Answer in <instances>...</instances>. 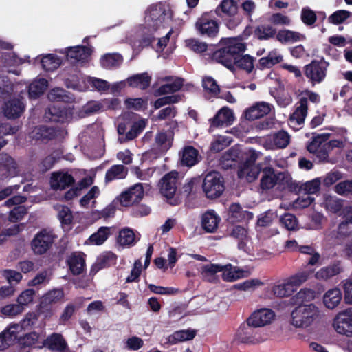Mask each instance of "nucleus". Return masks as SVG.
I'll return each mask as SVG.
<instances>
[{
	"mask_svg": "<svg viewBox=\"0 0 352 352\" xmlns=\"http://www.w3.org/2000/svg\"><path fill=\"white\" fill-rule=\"evenodd\" d=\"M173 12L166 3L150 5L144 12V23L137 25L127 36L126 41L135 51H140L153 42V33L171 21Z\"/></svg>",
	"mask_w": 352,
	"mask_h": 352,
	"instance_id": "f257e3e1",
	"label": "nucleus"
},
{
	"mask_svg": "<svg viewBox=\"0 0 352 352\" xmlns=\"http://www.w3.org/2000/svg\"><path fill=\"white\" fill-rule=\"evenodd\" d=\"M223 45L214 52L212 59L221 63L230 70L243 69L250 72L254 68L253 58L241 54L245 50V44L237 38H223L221 41Z\"/></svg>",
	"mask_w": 352,
	"mask_h": 352,
	"instance_id": "f03ea898",
	"label": "nucleus"
},
{
	"mask_svg": "<svg viewBox=\"0 0 352 352\" xmlns=\"http://www.w3.org/2000/svg\"><path fill=\"white\" fill-rule=\"evenodd\" d=\"M321 318V311L314 303L295 306L290 313L289 323L298 329H307Z\"/></svg>",
	"mask_w": 352,
	"mask_h": 352,
	"instance_id": "7ed1b4c3",
	"label": "nucleus"
},
{
	"mask_svg": "<svg viewBox=\"0 0 352 352\" xmlns=\"http://www.w3.org/2000/svg\"><path fill=\"white\" fill-rule=\"evenodd\" d=\"M246 323L241 324L235 334V339L239 342L250 344H256L265 341L267 336L262 331Z\"/></svg>",
	"mask_w": 352,
	"mask_h": 352,
	"instance_id": "20e7f679",
	"label": "nucleus"
},
{
	"mask_svg": "<svg viewBox=\"0 0 352 352\" xmlns=\"http://www.w3.org/2000/svg\"><path fill=\"white\" fill-rule=\"evenodd\" d=\"M329 138V133H322L314 136L307 144V151L315 155L320 162H329L330 151L327 148L326 141Z\"/></svg>",
	"mask_w": 352,
	"mask_h": 352,
	"instance_id": "39448f33",
	"label": "nucleus"
},
{
	"mask_svg": "<svg viewBox=\"0 0 352 352\" xmlns=\"http://www.w3.org/2000/svg\"><path fill=\"white\" fill-rule=\"evenodd\" d=\"M203 190L208 198L219 197L224 190L223 181L221 175L217 172L207 174L203 182Z\"/></svg>",
	"mask_w": 352,
	"mask_h": 352,
	"instance_id": "423d86ee",
	"label": "nucleus"
},
{
	"mask_svg": "<svg viewBox=\"0 0 352 352\" xmlns=\"http://www.w3.org/2000/svg\"><path fill=\"white\" fill-rule=\"evenodd\" d=\"M177 172H170L162 178L160 184L161 193L172 205L177 204V201L174 199L177 190Z\"/></svg>",
	"mask_w": 352,
	"mask_h": 352,
	"instance_id": "0eeeda50",
	"label": "nucleus"
},
{
	"mask_svg": "<svg viewBox=\"0 0 352 352\" xmlns=\"http://www.w3.org/2000/svg\"><path fill=\"white\" fill-rule=\"evenodd\" d=\"M56 236L47 230H43L38 232L32 241V248L36 254H45L52 246Z\"/></svg>",
	"mask_w": 352,
	"mask_h": 352,
	"instance_id": "6e6552de",
	"label": "nucleus"
},
{
	"mask_svg": "<svg viewBox=\"0 0 352 352\" xmlns=\"http://www.w3.org/2000/svg\"><path fill=\"white\" fill-rule=\"evenodd\" d=\"M333 326L336 331L341 335H352V308L339 312L333 320Z\"/></svg>",
	"mask_w": 352,
	"mask_h": 352,
	"instance_id": "1a4fd4ad",
	"label": "nucleus"
},
{
	"mask_svg": "<svg viewBox=\"0 0 352 352\" xmlns=\"http://www.w3.org/2000/svg\"><path fill=\"white\" fill-rule=\"evenodd\" d=\"M64 297V292L60 289H54L47 292L41 298V313L45 318L52 316L54 312L52 305L60 301Z\"/></svg>",
	"mask_w": 352,
	"mask_h": 352,
	"instance_id": "9d476101",
	"label": "nucleus"
},
{
	"mask_svg": "<svg viewBox=\"0 0 352 352\" xmlns=\"http://www.w3.org/2000/svg\"><path fill=\"white\" fill-rule=\"evenodd\" d=\"M290 142V135L285 131H279L277 133L263 138L260 140V143L267 150H274L276 148H284L287 146Z\"/></svg>",
	"mask_w": 352,
	"mask_h": 352,
	"instance_id": "9b49d317",
	"label": "nucleus"
},
{
	"mask_svg": "<svg viewBox=\"0 0 352 352\" xmlns=\"http://www.w3.org/2000/svg\"><path fill=\"white\" fill-rule=\"evenodd\" d=\"M327 66L328 64L324 61L314 60L305 66V74L312 83H319L326 76Z\"/></svg>",
	"mask_w": 352,
	"mask_h": 352,
	"instance_id": "f8f14e48",
	"label": "nucleus"
},
{
	"mask_svg": "<svg viewBox=\"0 0 352 352\" xmlns=\"http://www.w3.org/2000/svg\"><path fill=\"white\" fill-rule=\"evenodd\" d=\"M160 87L155 91L156 96L166 95L179 91L183 85V80L179 78L166 76L158 80Z\"/></svg>",
	"mask_w": 352,
	"mask_h": 352,
	"instance_id": "ddd939ff",
	"label": "nucleus"
},
{
	"mask_svg": "<svg viewBox=\"0 0 352 352\" xmlns=\"http://www.w3.org/2000/svg\"><path fill=\"white\" fill-rule=\"evenodd\" d=\"M44 118L46 121L69 122L74 118V112L70 109H61L60 107L54 105L45 111Z\"/></svg>",
	"mask_w": 352,
	"mask_h": 352,
	"instance_id": "4468645a",
	"label": "nucleus"
},
{
	"mask_svg": "<svg viewBox=\"0 0 352 352\" xmlns=\"http://www.w3.org/2000/svg\"><path fill=\"white\" fill-rule=\"evenodd\" d=\"M196 29L202 35L210 37L215 36L219 32V26L216 21L210 19L208 14H203L196 22Z\"/></svg>",
	"mask_w": 352,
	"mask_h": 352,
	"instance_id": "2eb2a0df",
	"label": "nucleus"
},
{
	"mask_svg": "<svg viewBox=\"0 0 352 352\" xmlns=\"http://www.w3.org/2000/svg\"><path fill=\"white\" fill-rule=\"evenodd\" d=\"M273 106L266 102H258L246 109L243 116L246 120H254L268 115Z\"/></svg>",
	"mask_w": 352,
	"mask_h": 352,
	"instance_id": "dca6fc26",
	"label": "nucleus"
},
{
	"mask_svg": "<svg viewBox=\"0 0 352 352\" xmlns=\"http://www.w3.org/2000/svg\"><path fill=\"white\" fill-rule=\"evenodd\" d=\"M274 311L269 309H261L254 311L247 319V322L254 327H260L271 323L274 319Z\"/></svg>",
	"mask_w": 352,
	"mask_h": 352,
	"instance_id": "f3484780",
	"label": "nucleus"
},
{
	"mask_svg": "<svg viewBox=\"0 0 352 352\" xmlns=\"http://www.w3.org/2000/svg\"><path fill=\"white\" fill-rule=\"evenodd\" d=\"M307 109L305 100L300 99L296 104L295 111L289 116V124L292 128L296 130L304 124L307 116Z\"/></svg>",
	"mask_w": 352,
	"mask_h": 352,
	"instance_id": "a211bd4d",
	"label": "nucleus"
},
{
	"mask_svg": "<svg viewBox=\"0 0 352 352\" xmlns=\"http://www.w3.org/2000/svg\"><path fill=\"white\" fill-rule=\"evenodd\" d=\"M74 182L72 175L63 170L53 172L50 177V186L54 190H63Z\"/></svg>",
	"mask_w": 352,
	"mask_h": 352,
	"instance_id": "6ab92c4d",
	"label": "nucleus"
},
{
	"mask_svg": "<svg viewBox=\"0 0 352 352\" xmlns=\"http://www.w3.org/2000/svg\"><path fill=\"white\" fill-rule=\"evenodd\" d=\"M234 121V115L233 111L226 107H222L210 120L211 127H219L223 126H230Z\"/></svg>",
	"mask_w": 352,
	"mask_h": 352,
	"instance_id": "aec40b11",
	"label": "nucleus"
},
{
	"mask_svg": "<svg viewBox=\"0 0 352 352\" xmlns=\"http://www.w3.org/2000/svg\"><path fill=\"white\" fill-rule=\"evenodd\" d=\"M261 172V168L252 163L241 164L238 170V177L248 182L256 180Z\"/></svg>",
	"mask_w": 352,
	"mask_h": 352,
	"instance_id": "412c9836",
	"label": "nucleus"
},
{
	"mask_svg": "<svg viewBox=\"0 0 352 352\" xmlns=\"http://www.w3.org/2000/svg\"><path fill=\"white\" fill-rule=\"evenodd\" d=\"M281 177L282 175L276 174L272 168H265L261 179V188L265 190H270L278 185Z\"/></svg>",
	"mask_w": 352,
	"mask_h": 352,
	"instance_id": "4be33fe9",
	"label": "nucleus"
},
{
	"mask_svg": "<svg viewBox=\"0 0 352 352\" xmlns=\"http://www.w3.org/2000/svg\"><path fill=\"white\" fill-rule=\"evenodd\" d=\"M221 221L220 217L212 210H208L201 217V227L207 232H214Z\"/></svg>",
	"mask_w": 352,
	"mask_h": 352,
	"instance_id": "5701e85b",
	"label": "nucleus"
},
{
	"mask_svg": "<svg viewBox=\"0 0 352 352\" xmlns=\"http://www.w3.org/2000/svg\"><path fill=\"white\" fill-rule=\"evenodd\" d=\"M25 106L19 98H12L5 103L3 112L8 118H16L19 117L23 112Z\"/></svg>",
	"mask_w": 352,
	"mask_h": 352,
	"instance_id": "b1692460",
	"label": "nucleus"
},
{
	"mask_svg": "<svg viewBox=\"0 0 352 352\" xmlns=\"http://www.w3.org/2000/svg\"><path fill=\"white\" fill-rule=\"evenodd\" d=\"M90 47L85 46L70 47L65 50L67 59L72 62L83 61L86 60L91 53Z\"/></svg>",
	"mask_w": 352,
	"mask_h": 352,
	"instance_id": "393cba45",
	"label": "nucleus"
},
{
	"mask_svg": "<svg viewBox=\"0 0 352 352\" xmlns=\"http://www.w3.org/2000/svg\"><path fill=\"white\" fill-rule=\"evenodd\" d=\"M90 87L98 91H105L110 88V85L104 80L87 76V78L83 80V85H79L76 87L79 91H87Z\"/></svg>",
	"mask_w": 352,
	"mask_h": 352,
	"instance_id": "a878e982",
	"label": "nucleus"
},
{
	"mask_svg": "<svg viewBox=\"0 0 352 352\" xmlns=\"http://www.w3.org/2000/svg\"><path fill=\"white\" fill-rule=\"evenodd\" d=\"M253 218V214L249 211L244 210L239 204H232L230 205L228 213V220L230 222L241 221L250 220Z\"/></svg>",
	"mask_w": 352,
	"mask_h": 352,
	"instance_id": "bb28decb",
	"label": "nucleus"
},
{
	"mask_svg": "<svg viewBox=\"0 0 352 352\" xmlns=\"http://www.w3.org/2000/svg\"><path fill=\"white\" fill-rule=\"evenodd\" d=\"M29 135L32 140L43 141L56 138L57 132L52 127L41 126L35 127Z\"/></svg>",
	"mask_w": 352,
	"mask_h": 352,
	"instance_id": "cd10ccee",
	"label": "nucleus"
},
{
	"mask_svg": "<svg viewBox=\"0 0 352 352\" xmlns=\"http://www.w3.org/2000/svg\"><path fill=\"white\" fill-rule=\"evenodd\" d=\"M316 298V292L314 290L308 288H302L297 292L292 298V302L295 306L298 305H307L312 303Z\"/></svg>",
	"mask_w": 352,
	"mask_h": 352,
	"instance_id": "c85d7f7f",
	"label": "nucleus"
},
{
	"mask_svg": "<svg viewBox=\"0 0 352 352\" xmlns=\"http://www.w3.org/2000/svg\"><path fill=\"white\" fill-rule=\"evenodd\" d=\"M241 158H243V148L236 145L230 148L223 154L222 163L226 168L232 167L236 161L241 160Z\"/></svg>",
	"mask_w": 352,
	"mask_h": 352,
	"instance_id": "c756f323",
	"label": "nucleus"
},
{
	"mask_svg": "<svg viewBox=\"0 0 352 352\" xmlns=\"http://www.w3.org/2000/svg\"><path fill=\"white\" fill-rule=\"evenodd\" d=\"M16 174V164L14 160L6 155H1L0 158V175L8 177L14 176Z\"/></svg>",
	"mask_w": 352,
	"mask_h": 352,
	"instance_id": "7c9ffc66",
	"label": "nucleus"
},
{
	"mask_svg": "<svg viewBox=\"0 0 352 352\" xmlns=\"http://www.w3.org/2000/svg\"><path fill=\"white\" fill-rule=\"evenodd\" d=\"M67 263L74 274H80L85 266L84 254L81 252L72 253L67 259Z\"/></svg>",
	"mask_w": 352,
	"mask_h": 352,
	"instance_id": "2f4dec72",
	"label": "nucleus"
},
{
	"mask_svg": "<svg viewBox=\"0 0 352 352\" xmlns=\"http://www.w3.org/2000/svg\"><path fill=\"white\" fill-rule=\"evenodd\" d=\"M140 239V235L135 234L133 230L126 228L119 232L118 243L124 247L134 245Z\"/></svg>",
	"mask_w": 352,
	"mask_h": 352,
	"instance_id": "473e14b6",
	"label": "nucleus"
},
{
	"mask_svg": "<svg viewBox=\"0 0 352 352\" xmlns=\"http://www.w3.org/2000/svg\"><path fill=\"white\" fill-rule=\"evenodd\" d=\"M342 300V293L338 288L329 289L323 296V303L324 306L333 309L336 307Z\"/></svg>",
	"mask_w": 352,
	"mask_h": 352,
	"instance_id": "72a5a7b5",
	"label": "nucleus"
},
{
	"mask_svg": "<svg viewBox=\"0 0 352 352\" xmlns=\"http://www.w3.org/2000/svg\"><path fill=\"white\" fill-rule=\"evenodd\" d=\"M222 278L226 281H234L245 276V272L238 267L233 266L231 264L221 265Z\"/></svg>",
	"mask_w": 352,
	"mask_h": 352,
	"instance_id": "f704fd0d",
	"label": "nucleus"
},
{
	"mask_svg": "<svg viewBox=\"0 0 352 352\" xmlns=\"http://www.w3.org/2000/svg\"><path fill=\"white\" fill-rule=\"evenodd\" d=\"M199 160V157L197 150L191 146L184 148L181 155L182 164L190 167L196 164Z\"/></svg>",
	"mask_w": 352,
	"mask_h": 352,
	"instance_id": "c9c22d12",
	"label": "nucleus"
},
{
	"mask_svg": "<svg viewBox=\"0 0 352 352\" xmlns=\"http://www.w3.org/2000/svg\"><path fill=\"white\" fill-rule=\"evenodd\" d=\"M276 38L282 43H288L303 41L305 38V36L298 32L289 30H282L276 34Z\"/></svg>",
	"mask_w": 352,
	"mask_h": 352,
	"instance_id": "e433bc0d",
	"label": "nucleus"
},
{
	"mask_svg": "<svg viewBox=\"0 0 352 352\" xmlns=\"http://www.w3.org/2000/svg\"><path fill=\"white\" fill-rule=\"evenodd\" d=\"M110 235V228L101 227L96 233L91 234L85 241L87 245H100L106 241Z\"/></svg>",
	"mask_w": 352,
	"mask_h": 352,
	"instance_id": "4c0bfd02",
	"label": "nucleus"
},
{
	"mask_svg": "<svg viewBox=\"0 0 352 352\" xmlns=\"http://www.w3.org/2000/svg\"><path fill=\"white\" fill-rule=\"evenodd\" d=\"M122 60V56L120 54H107L100 58V64L105 69H113L120 66Z\"/></svg>",
	"mask_w": 352,
	"mask_h": 352,
	"instance_id": "58836bf2",
	"label": "nucleus"
},
{
	"mask_svg": "<svg viewBox=\"0 0 352 352\" xmlns=\"http://www.w3.org/2000/svg\"><path fill=\"white\" fill-rule=\"evenodd\" d=\"M127 82L131 87L144 89L150 85L151 76L146 73L134 75L127 78Z\"/></svg>",
	"mask_w": 352,
	"mask_h": 352,
	"instance_id": "ea45409f",
	"label": "nucleus"
},
{
	"mask_svg": "<svg viewBox=\"0 0 352 352\" xmlns=\"http://www.w3.org/2000/svg\"><path fill=\"white\" fill-rule=\"evenodd\" d=\"M40 61L42 67L46 71L56 69L62 63L61 59L56 55L52 54L43 56Z\"/></svg>",
	"mask_w": 352,
	"mask_h": 352,
	"instance_id": "a19ab883",
	"label": "nucleus"
},
{
	"mask_svg": "<svg viewBox=\"0 0 352 352\" xmlns=\"http://www.w3.org/2000/svg\"><path fill=\"white\" fill-rule=\"evenodd\" d=\"M340 272V268L338 264H333L320 269L315 274V277L320 280H326Z\"/></svg>",
	"mask_w": 352,
	"mask_h": 352,
	"instance_id": "79ce46f5",
	"label": "nucleus"
},
{
	"mask_svg": "<svg viewBox=\"0 0 352 352\" xmlns=\"http://www.w3.org/2000/svg\"><path fill=\"white\" fill-rule=\"evenodd\" d=\"M196 331L192 329H184L174 332L168 338V341L171 344H176L179 342L190 340L194 338Z\"/></svg>",
	"mask_w": 352,
	"mask_h": 352,
	"instance_id": "37998d69",
	"label": "nucleus"
},
{
	"mask_svg": "<svg viewBox=\"0 0 352 352\" xmlns=\"http://www.w3.org/2000/svg\"><path fill=\"white\" fill-rule=\"evenodd\" d=\"M310 275L307 271H300L286 278L288 285L292 287L295 292L302 284L306 282Z\"/></svg>",
	"mask_w": 352,
	"mask_h": 352,
	"instance_id": "c03bdc74",
	"label": "nucleus"
},
{
	"mask_svg": "<svg viewBox=\"0 0 352 352\" xmlns=\"http://www.w3.org/2000/svg\"><path fill=\"white\" fill-rule=\"evenodd\" d=\"M40 335L35 331L25 334L24 336L19 339V343L21 346V352H30V350H26V347H30L35 345Z\"/></svg>",
	"mask_w": 352,
	"mask_h": 352,
	"instance_id": "a18cd8bd",
	"label": "nucleus"
},
{
	"mask_svg": "<svg viewBox=\"0 0 352 352\" xmlns=\"http://www.w3.org/2000/svg\"><path fill=\"white\" fill-rule=\"evenodd\" d=\"M127 175V169L123 165H114L106 173V181L111 182L114 179L124 178Z\"/></svg>",
	"mask_w": 352,
	"mask_h": 352,
	"instance_id": "49530a36",
	"label": "nucleus"
},
{
	"mask_svg": "<svg viewBox=\"0 0 352 352\" xmlns=\"http://www.w3.org/2000/svg\"><path fill=\"white\" fill-rule=\"evenodd\" d=\"M47 87V81L44 78L34 80L29 85V96L30 98H36L42 94Z\"/></svg>",
	"mask_w": 352,
	"mask_h": 352,
	"instance_id": "de8ad7c7",
	"label": "nucleus"
},
{
	"mask_svg": "<svg viewBox=\"0 0 352 352\" xmlns=\"http://www.w3.org/2000/svg\"><path fill=\"white\" fill-rule=\"evenodd\" d=\"M48 347L52 350L63 351L66 349L67 344L63 336L58 333H54L47 339Z\"/></svg>",
	"mask_w": 352,
	"mask_h": 352,
	"instance_id": "09e8293b",
	"label": "nucleus"
},
{
	"mask_svg": "<svg viewBox=\"0 0 352 352\" xmlns=\"http://www.w3.org/2000/svg\"><path fill=\"white\" fill-rule=\"evenodd\" d=\"M322 205L328 212L332 213L338 212L342 206V202L339 199L327 195H324V201Z\"/></svg>",
	"mask_w": 352,
	"mask_h": 352,
	"instance_id": "8fccbe9b",
	"label": "nucleus"
},
{
	"mask_svg": "<svg viewBox=\"0 0 352 352\" xmlns=\"http://www.w3.org/2000/svg\"><path fill=\"white\" fill-rule=\"evenodd\" d=\"M272 291L276 296L280 298L289 296L294 292L292 287L288 285L287 279L284 280L283 283L273 286Z\"/></svg>",
	"mask_w": 352,
	"mask_h": 352,
	"instance_id": "3c124183",
	"label": "nucleus"
},
{
	"mask_svg": "<svg viewBox=\"0 0 352 352\" xmlns=\"http://www.w3.org/2000/svg\"><path fill=\"white\" fill-rule=\"evenodd\" d=\"M17 86L11 83L7 76H0V95L1 97L18 93L16 89Z\"/></svg>",
	"mask_w": 352,
	"mask_h": 352,
	"instance_id": "603ef678",
	"label": "nucleus"
},
{
	"mask_svg": "<svg viewBox=\"0 0 352 352\" xmlns=\"http://www.w3.org/2000/svg\"><path fill=\"white\" fill-rule=\"evenodd\" d=\"M322 183L321 178H315L312 180L303 183L300 190L307 195L315 194L320 190Z\"/></svg>",
	"mask_w": 352,
	"mask_h": 352,
	"instance_id": "864d4df0",
	"label": "nucleus"
},
{
	"mask_svg": "<svg viewBox=\"0 0 352 352\" xmlns=\"http://www.w3.org/2000/svg\"><path fill=\"white\" fill-rule=\"evenodd\" d=\"M232 142V139L227 136L219 135L212 142L210 149L213 152H219L228 146Z\"/></svg>",
	"mask_w": 352,
	"mask_h": 352,
	"instance_id": "5fc2aeb1",
	"label": "nucleus"
},
{
	"mask_svg": "<svg viewBox=\"0 0 352 352\" xmlns=\"http://www.w3.org/2000/svg\"><path fill=\"white\" fill-rule=\"evenodd\" d=\"M237 6L233 0H223L221 4L217 7V12H223L226 15L232 16L236 13Z\"/></svg>",
	"mask_w": 352,
	"mask_h": 352,
	"instance_id": "6e6d98bb",
	"label": "nucleus"
},
{
	"mask_svg": "<svg viewBox=\"0 0 352 352\" xmlns=\"http://www.w3.org/2000/svg\"><path fill=\"white\" fill-rule=\"evenodd\" d=\"M54 208L58 212V218L62 223L69 225L72 222L73 216L69 208L60 205L56 206ZM76 218V217H74V222Z\"/></svg>",
	"mask_w": 352,
	"mask_h": 352,
	"instance_id": "4d7b16f0",
	"label": "nucleus"
},
{
	"mask_svg": "<svg viewBox=\"0 0 352 352\" xmlns=\"http://www.w3.org/2000/svg\"><path fill=\"white\" fill-rule=\"evenodd\" d=\"M221 265L208 264L204 266L202 269V274L205 279L208 281L212 282L215 280V274L219 272H221Z\"/></svg>",
	"mask_w": 352,
	"mask_h": 352,
	"instance_id": "13d9d810",
	"label": "nucleus"
},
{
	"mask_svg": "<svg viewBox=\"0 0 352 352\" xmlns=\"http://www.w3.org/2000/svg\"><path fill=\"white\" fill-rule=\"evenodd\" d=\"M104 105L96 101H91L86 104L83 107L82 110L80 112L78 117L82 118L87 116H89L94 113L99 112L101 110H103Z\"/></svg>",
	"mask_w": 352,
	"mask_h": 352,
	"instance_id": "bf43d9fd",
	"label": "nucleus"
},
{
	"mask_svg": "<svg viewBox=\"0 0 352 352\" xmlns=\"http://www.w3.org/2000/svg\"><path fill=\"white\" fill-rule=\"evenodd\" d=\"M35 292L32 289H28L22 292L17 298V303L21 308L28 306L34 300Z\"/></svg>",
	"mask_w": 352,
	"mask_h": 352,
	"instance_id": "052dcab7",
	"label": "nucleus"
},
{
	"mask_svg": "<svg viewBox=\"0 0 352 352\" xmlns=\"http://www.w3.org/2000/svg\"><path fill=\"white\" fill-rule=\"evenodd\" d=\"M282 60V55L277 50H273L268 54L267 56L260 59V64L265 67H270L280 63Z\"/></svg>",
	"mask_w": 352,
	"mask_h": 352,
	"instance_id": "680f3d73",
	"label": "nucleus"
},
{
	"mask_svg": "<svg viewBox=\"0 0 352 352\" xmlns=\"http://www.w3.org/2000/svg\"><path fill=\"white\" fill-rule=\"evenodd\" d=\"M126 192L129 195L133 204L139 202L144 196L143 186L141 184H137L129 188Z\"/></svg>",
	"mask_w": 352,
	"mask_h": 352,
	"instance_id": "e2e57ef3",
	"label": "nucleus"
},
{
	"mask_svg": "<svg viewBox=\"0 0 352 352\" xmlns=\"http://www.w3.org/2000/svg\"><path fill=\"white\" fill-rule=\"evenodd\" d=\"M203 87L205 91L212 96H217L219 93V87L214 79L211 77H205L203 79Z\"/></svg>",
	"mask_w": 352,
	"mask_h": 352,
	"instance_id": "0e129e2a",
	"label": "nucleus"
},
{
	"mask_svg": "<svg viewBox=\"0 0 352 352\" xmlns=\"http://www.w3.org/2000/svg\"><path fill=\"white\" fill-rule=\"evenodd\" d=\"M100 195V190L97 186H94L80 201V205L83 207H88L90 203L95 204L94 199Z\"/></svg>",
	"mask_w": 352,
	"mask_h": 352,
	"instance_id": "69168bd1",
	"label": "nucleus"
},
{
	"mask_svg": "<svg viewBox=\"0 0 352 352\" xmlns=\"http://www.w3.org/2000/svg\"><path fill=\"white\" fill-rule=\"evenodd\" d=\"M156 143L160 146L162 151H167L172 144L171 135H167L165 133H159L155 138Z\"/></svg>",
	"mask_w": 352,
	"mask_h": 352,
	"instance_id": "338daca9",
	"label": "nucleus"
},
{
	"mask_svg": "<svg viewBox=\"0 0 352 352\" xmlns=\"http://www.w3.org/2000/svg\"><path fill=\"white\" fill-rule=\"evenodd\" d=\"M24 311V308H21V305L16 304H10L4 306L1 309V313L8 317H14Z\"/></svg>",
	"mask_w": 352,
	"mask_h": 352,
	"instance_id": "774afa93",
	"label": "nucleus"
}]
</instances>
